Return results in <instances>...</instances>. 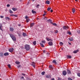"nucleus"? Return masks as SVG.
<instances>
[{"instance_id": "f257e3e1", "label": "nucleus", "mask_w": 80, "mask_h": 80, "mask_svg": "<svg viewBox=\"0 0 80 80\" xmlns=\"http://www.w3.org/2000/svg\"><path fill=\"white\" fill-rule=\"evenodd\" d=\"M25 48L27 51H28L30 49V46L26 44L25 45Z\"/></svg>"}, {"instance_id": "f03ea898", "label": "nucleus", "mask_w": 80, "mask_h": 80, "mask_svg": "<svg viewBox=\"0 0 80 80\" xmlns=\"http://www.w3.org/2000/svg\"><path fill=\"white\" fill-rule=\"evenodd\" d=\"M10 36L13 41H16V38H15V36H14V35H13L12 34H11L10 35Z\"/></svg>"}, {"instance_id": "7ed1b4c3", "label": "nucleus", "mask_w": 80, "mask_h": 80, "mask_svg": "<svg viewBox=\"0 0 80 80\" xmlns=\"http://www.w3.org/2000/svg\"><path fill=\"white\" fill-rule=\"evenodd\" d=\"M62 28L64 30H67L68 28V26H63Z\"/></svg>"}, {"instance_id": "20e7f679", "label": "nucleus", "mask_w": 80, "mask_h": 80, "mask_svg": "<svg viewBox=\"0 0 80 80\" xmlns=\"http://www.w3.org/2000/svg\"><path fill=\"white\" fill-rule=\"evenodd\" d=\"M48 44L50 46H52L53 45V42L52 41H50L49 42Z\"/></svg>"}, {"instance_id": "39448f33", "label": "nucleus", "mask_w": 80, "mask_h": 80, "mask_svg": "<svg viewBox=\"0 0 80 80\" xmlns=\"http://www.w3.org/2000/svg\"><path fill=\"white\" fill-rule=\"evenodd\" d=\"M62 74L64 76H65L67 75V72H66V71H63L62 72Z\"/></svg>"}, {"instance_id": "423d86ee", "label": "nucleus", "mask_w": 80, "mask_h": 80, "mask_svg": "<svg viewBox=\"0 0 80 80\" xmlns=\"http://www.w3.org/2000/svg\"><path fill=\"white\" fill-rule=\"evenodd\" d=\"M48 22V23H50H50H51V24H52V21L50 19H48L47 20Z\"/></svg>"}, {"instance_id": "0eeeda50", "label": "nucleus", "mask_w": 80, "mask_h": 80, "mask_svg": "<svg viewBox=\"0 0 80 80\" xmlns=\"http://www.w3.org/2000/svg\"><path fill=\"white\" fill-rule=\"evenodd\" d=\"M9 51L10 52H13V48H11L9 49Z\"/></svg>"}, {"instance_id": "6e6552de", "label": "nucleus", "mask_w": 80, "mask_h": 80, "mask_svg": "<svg viewBox=\"0 0 80 80\" xmlns=\"http://www.w3.org/2000/svg\"><path fill=\"white\" fill-rule=\"evenodd\" d=\"M31 65L33 66V67L35 68V63L34 62H32L31 63Z\"/></svg>"}, {"instance_id": "1a4fd4ad", "label": "nucleus", "mask_w": 80, "mask_h": 80, "mask_svg": "<svg viewBox=\"0 0 80 80\" xmlns=\"http://www.w3.org/2000/svg\"><path fill=\"white\" fill-rule=\"evenodd\" d=\"M10 30L11 32H13L14 31V29L13 28H10Z\"/></svg>"}, {"instance_id": "9d476101", "label": "nucleus", "mask_w": 80, "mask_h": 80, "mask_svg": "<svg viewBox=\"0 0 80 80\" xmlns=\"http://www.w3.org/2000/svg\"><path fill=\"white\" fill-rule=\"evenodd\" d=\"M35 24V23H32L30 24V27H32Z\"/></svg>"}, {"instance_id": "9b49d317", "label": "nucleus", "mask_w": 80, "mask_h": 80, "mask_svg": "<svg viewBox=\"0 0 80 80\" xmlns=\"http://www.w3.org/2000/svg\"><path fill=\"white\" fill-rule=\"evenodd\" d=\"M67 73H68V74H71V72L70 71V70L68 69H67Z\"/></svg>"}, {"instance_id": "f8f14e48", "label": "nucleus", "mask_w": 80, "mask_h": 80, "mask_svg": "<svg viewBox=\"0 0 80 80\" xmlns=\"http://www.w3.org/2000/svg\"><path fill=\"white\" fill-rule=\"evenodd\" d=\"M2 24H0V30L3 32V29L2 28Z\"/></svg>"}, {"instance_id": "ddd939ff", "label": "nucleus", "mask_w": 80, "mask_h": 80, "mask_svg": "<svg viewBox=\"0 0 80 80\" xmlns=\"http://www.w3.org/2000/svg\"><path fill=\"white\" fill-rule=\"evenodd\" d=\"M9 55L8 52H6L4 54V56H8Z\"/></svg>"}, {"instance_id": "4468645a", "label": "nucleus", "mask_w": 80, "mask_h": 80, "mask_svg": "<svg viewBox=\"0 0 80 80\" xmlns=\"http://www.w3.org/2000/svg\"><path fill=\"white\" fill-rule=\"evenodd\" d=\"M79 50H75L73 52V53H77L78 52H79Z\"/></svg>"}, {"instance_id": "2eb2a0df", "label": "nucleus", "mask_w": 80, "mask_h": 80, "mask_svg": "<svg viewBox=\"0 0 80 80\" xmlns=\"http://www.w3.org/2000/svg\"><path fill=\"white\" fill-rule=\"evenodd\" d=\"M12 10H13V11L15 12V11H16L17 10V8H12Z\"/></svg>"}, {"instance_id": "dca6fc26", "label": "nucleus", "mask_w": 80, "mask_h": 80, "mask_svg": "<svg viewBox=\"0 0 80 80\" xmlns=\"http://www.w3.org/2000/svg\"><path fill=\"white\" fill-rule=\"evenodd\" d=\"M46 39H47V41H50V40H51V41H53L52 40H51V39H50V38H47Z\"/></svg>"}, {"instance_id": "f3484780", "label": "nucleus", "mask_w": 80, "mask_h": 80, "mask_svg": "<svg viewBox=\"0 0 80 80\" xmlns=\"http://www.w3.org/2000/svg\"><path fill=\"white\" fill-rule=\"evenodd\" d=\"M46 77L47 78H50V75H46Z\"/></svg>"}, {"instance_id": "a211bd4d", "label": "nucleus", "mask_w": 80, "mask_h": 80, "mask_svg": "<svg viewBox=\"0 0 80 80\" xmlns=\"http://www.w3.org/2000/svg\"><path fill=\"white\" fill-rule=\"evenodd\" d=\"M22 36L23 37H25V36H27V34L25 32H23Z\"/></svg>"}, {"instance_id": "6ab92c4d", "label": "nucleus", "mask_w": 80, "mask_h": 80, "mask_svg": "<svg viewBox=\"0 0 80 80\" xmlns=\"http://www.w3.org/2000/svg\"><path fill=\"white\" fill-rule=\"evenodd\" d=\"M72 11L73 13H74L75 12V8H73L72 9Z\"/></svg>"}, {"instance_id": "aec40b11", "label": "nucleus", "mask_w": 80, "mask_h": 80, "mask_svg": "<svg viewBox=\"0 0 80 80\" xmlns=\"http://www.w3.org/2000/svg\"><path fill=\"white\" fill-rule=\"evenodd\" d=\"M52 63H55V64H56V63H57V62H56V60H53L52 62Z\"/></svg>"}, {"instance_id": "412c9836", "label": "nucleus", "mask_w": 80, "mask_h": 80, "mask_svg": "<svg viewBox=\"0 0 80 80\" xmlns=\"http://www.w3.org/2000/svg\"><path fill=\"white\" fill-rule=\"evenodd\" d=\"M5 19H6V20H9L10 19V18L8 17H6L5 18Z\"/></svg>"}, {"instance_id": "4be33fe9", "label": "nucleus", "mask_w": 80, "mask_h": 80, "mask_svg": "<svg viewBox=\"0 0 80 80\" xmlns=\"http://www.w3.org/2000/svg\"><path fill=\"white\" fill-rule=\"evenodd\" d=\"M67 58H72V56L70 55H67Z\"/></svg>"}, {"instance_id": "5701e85b", "label": "nucleus", "mask_w": 80, "mask_h": 80, "mask_svg": "<svg viewBox=\"0 0 80 80\" xmlns=\"http://www.w3.org/2000/svg\"><path fill=\"white\" fill-rule=\"evenodd\" d=\"M69 40H70V41H73V38H69Z\"/></svg>"}, {"instance_id": "b1692460", "label": "nucleus", "mask_w": 80, "mask_h": 80, "mask_svg": "<svg viewBox=\"0 0 80 80\" xmlns=\"http://www.w3.org/2000/svg\"><path fill=\"white\" fill-rule=\"evenodd\" d=\"M32 13H34L35 14V13H37V12H36L34 11V10H32Z\"/></svg>"}, {"instance_id": "393cba45", "label": "nucleus", "mask_w": 80, "mask_h": 80, "mask_svg": "<svg viewBox=\"0 0 80 80\" xmlns=\"http://www.w3.org/2000/svg\"><path fill=\"white\" fill-rule=\"evenodd\" d=\"M46 3L47 4H50V1H46Z\"/></svg>"}, {"instance_id": "a878e982", "label": "nucleus", "mask_w": 80, "mask_h": 80, "mask_svg": "<svg viewBox=\"0 0 80 80\" xmlns=\"http://www.w3.org/2000/svg\"><path fill=\"white\" fill-rule=\"evenodd\" d=\"M26 21H27V22L28 23L29 21H30V19L29 18H28L27 19H26Z\"/></svg>"}, {"instance_id": "bb28decb", "label": "nucleus", "mask_w": 80, "mask_h": 80, "mask_svg": "<svg viewBox=\"0 0 80 80\" xmlns=\"http://www.w3.org/2000/svg\"><path fill=\"white\" fill-rule=\"evenodd\" d=\"M45 73V72H43L41 73V74L42 75H44Z\"/></svg>"}, {"instance_id": "cd10ccee", "label": "nucleus", "mask_w": 80, "mask_h": 80, "mask_svg": "<svg viewBox=\"0 0 80 80\" xmlns=\"http://www.w3.org/2000/svg\"><path fill=\"white\" fill-rule=\"evenodd\" d=\"M33 43L34 45H36V41H34L33 42Z\"/></svg>"}, {"instance_id": "c85d7f7f", "label": "nucleus", "mask_w": 80, "mask_h": 80, "mask_svg": "<svg viewBox=\"0 0 80 80\" xmlns=\"http://www.w3.org/2000/svg\"><path fill=\"white\" fill-rule=\"evenodd\" d=\"M52 25H55V26H57V24H56V23H52Z\"/></svg>"}, {"instance_id": "c756f323", "label": "nucleus", "mask_w": 80, "mask_h": 80, "mask_svg": "<svg viewBox=\"0 0 80 80\" xmlns=\"http://www.w3.org/2000/svg\"><path fill=\"white\" fill-rule=\"evenodd\" d=\"M51 10V8H48L47 9L48 11H50Z\"/></svg>"}, {"instance_id": "7c9ffc66", "label": "nucleus", "mask_w": 80, "mask_h": 80, "mask_svg": "<svg viewBox=\"0 0 80 80\" xmlns=\"http://www.w3.org/2000/svg\"><path fill=\"white\" fill-rule=\"evenodd\" d=\"M9 12L10 13H13L11 10H9Z\"/></svg>"}, {"instance_id": "2f4dec72", "label": "nucleus", "mask_w": 80, "mask_h": 80, "mask_svg": "<svg viewBox=\"0 0 80 80\" xmlns=\"http://www.w3.org/2000/svg\"><path fill=\"white\" fill-rule=\"evenodd\" d=\"M40 44L42 46V47H44V45H43V43H40Z\"/></svg>"}, {"instance_id": "473e14b6", "label": "nucleus", "mask_w": 80, "mask_h": 80, "mask_svg": "<svg viewBox=\"0 0 80 80\" xmlns=\"http://www.w3.org/2000/svg\"><path fill=\"white\" fill-rule=\"evenodd\" d=\"M77 32L78 33H80V30H77Z\"/></svg>"}, {"instance_id": "72a5a7b5", "label": "nucleus", "mask_w": 80, "mask_h": 80, "mask_svg": "<svg viewBox=\"0 0 80 80\" xmlns=\"http://www.w3.org/2000/svg\"><path fill=\"white\" fill-rule=\"evenodd\" d=\"M3 55V54L2 53H0V57H2Z\"/></svg>"}, {"instance_id": "f704fd0d", "label": "nucleus", "mask_w": 80, "mask_h": 80, "mask_svg": "<svg viewBox=\"0 0 80 80\" xmlns=\"http://www.w3.org/2000/svg\"><path fill=\"white\" fill-rule=\"evenodd\" d=\"M16 64H17L18 65L20 64V62H16Z\"/></svg>"}, {"instance_id": "c9c22d12", "label": "nucleus", "mask_w": 80, "mask_h": 80, "mask_svg": "<svg viewBox=\"0 0 80 80\" xmlns=\"http://www.w3.org/2000/svg\"><path fill=\"white\" fill-rule=\"evenodd\" d=\"M59 43L60 45H63V43L62 42H60Z\"/></svg>"}, {"instance_id": "e433bc0d", "label": "nucleus", "mask_w": 80, "mask_h": 80, "mask_svg": "<svg viewBox=\"0 0 80 80\" xmlns=\"http://www.w3.org/2000/svg\"><path fill=\"white\" fill-rule=\"evenodd\" d=\"M46 14H47V12H44V14L43 15V16H45L46 15Z\"/></svg>"}, {"instance_id": "4c0bfd02", "label": "nucleus", "mask_w": 80, "mask_h": 80, "mask_svg": "<svg viewBox=\"0 0 80 80\" xmlns=\"http://www.w3.org/2000/svg\"><path fill=\"white\" fill-rule=\"evenodd\" d=\"M77 75L78 77H80V73H77Z\"/></svg>"}, {"instance_id": "58836bf2", "label": "nucleus", "mask_w": 80, "mask_h": 80, "mask_svg": "<svg viewBox=\"0 0 80 80\" xmlns=\"http://www.w3.org/2000/svg\"><path fill=\"white\" fill-rule=\"evenodd\" d=\"M68 33L69 35H72V33H71V32H70V31L68 32Z\"/></svg>"}, {"instance_id": "ea45409f", "label": "nucleus", "mask_w": 80, "mask_h": 80, "mask_svg": "<svg viewBox=\"0 0 80 80\" xmlns=\"http://www.w3.org/2000/svg\"><path fill=\"white\" fill-rule=\"evenodd\" d=\"M8 67H9V68H11V66L10 64H8Z\"/></svg>"}, {"instance_id": "a19ab883", "label": "nucleus", "mask_w": 80, "mask_h": 80, "mask_svg": "<svg viewBox=\"0 0 80 80\" xmlns=\"http://www.w3.org/2000/svg\"><path fill=\"white\" fill-rule=\"evenodd\" d=\"M25 19H28V17L27 16H26L25 17Z\"/></svg>"}, {"instance_id": "79ce46f5", "label": "nucleus", "mask_w": 80, "mask_h": 80, "mask_svg": "<svg viewBox=\"0 0 80 80\" xmlns=\"http://www.w3.org/2000/svg\"><path fill=\"white\" fill-rule=\"evenodd\" d=\"M68 80H73V79H72L70 78H68Z\"/></svg>"}, {"instance_id": "37998d69", "label": "nucleus", "mask_w": 80, "mask_h": 80, "mask_svg": "<svg viewBox=\"0 0 80 80\" xmlns=\"http://www.w3.org/2000/svg\"><path fill=\"white\" fill-rule=\"evenodd\" d=\"M10 4H8L7 5V7H10Z\"/></svg>"}, {"instance_id": "c03bdc74", "label": "nucleus", "mask_w": 80, "mask_h": 80, "mask_svg": "<svg viewBox=\"0 0 80 80\" xmlns=\"http://www.w3.org/2000/svg\"><path fill=\"white\" fill-rule=\"evenodd\" d=\"M21 79H24V77L22 76L21 78Z\"/></svg>"}, {"instance_id": "a18cd8bd", "label": "nucleus", "mask_w": 80, "mask_h": 80, "mask_svg": "<svg viewBox=\"0 0 80 80\" xmlns=\"http://www.w3.org/2000/svg\"><path fill=\"white\" fill-rule=\"evenodd\" d=\"M27 80H31V79H30V78H27Z\"/></svg>"}, {"instance_id": "49530a36", "label": "nucleus", "mask_w": 80, "mask_h": 80, "mask_svg": "<svg viewBox=\"0 0 80 80\" xmlns=\"http://www.w3.org/2000/svg\"><path fill=\"white\" fill-rule=\"evenodd\" d=\"M49 67L50 68H52V65L50 66Z\"/></svg>"}, {"instance_id": "de8ad7c7", "label": "nucleus", "mask_w": 80, "mask_h": 80, "mask_svg": "<svg viewBox=\"0 0 80 80\" xmlns=\"http://www.w3.org/2000/svg\"><path fill=\"white\" fill-rule=\"evenodd\" d=\"M22 75L23 76H25V74H24V73H22Z\"/></svg>"}, {"instance_id": "09e8293b", "label": "nucleus", "mask_w": 80, "mask_h": 80, "mask_svg": "<svg viewBox=\"0 0 80 80\" xmlns=\"http://www.w3.org/2000/svg\"><path fill=\"white\" fill-rule=\"evenodd\" d=\"M42 43H45V42L44 41H42Z\"/></svg>"}, {"instance_id": "8fccbe9b", "label": "nucleus", "mask_w": 80, "mask_h": 80, "mask_svg": "<svg viewBox=\"0 0 80 80\" xmlns=\"http://www.w3.org/2000/svg\"><path fill=\"white\" fill-rule=\"evenodd\" d=\"M3 17H3V16H0V18H3Z\"/></svg>"}, {"instance_id": "3c124183", "label": "nucleus", "mask_w": 80, "mask_h": 80, "mask_svg": "<svg viewBox=\"0 0 80 80\" xmlns=\"http://www.w3.org/2000/svg\"><path fill=\"white\" fill-rule=\"evenodd\" d=\"M14 16L15 17H18L17 15H14Z\"/></svg>"}, {"instance_id": "603ef678", "label": "nucleus", "mask_w": 80, "mask_h": 80, "mask_svg": "<svg viewBox=\"0 0 80 80\" xmlns=\"http://www.w3.org/2000/svg\"><path fill=\"white\" fill-rule=\"evenodd\" d=\"M55 32V33H58V31L57 30H56Z\"/></svg>"}, {"instance_id": "864d4df0", "label": "nucleus", "mask_w": 80, "mask_h": 80, "mask_svg": "<svg viewBox=\"0 0 80 80\" xmlns=\"http://www.w3.org/2000/svg\"><path fill=\"white\" fill-rule=\"evenodd\" d=\"M18 68H20V65H19V66H17Z\"/></svg>"}, {"instance_id": "5fc2aeb1", "label": "nucleus", "mask_w": 80, "mask_h": 80, "mask_svg": "<svg viewBox=\"0 0 80 80\" xmlns=\"http://www.w3.org/2000/svg\"><path fill=\"white\" fill-rule=\"evenodd\" d=\"M39 4H38L37 5V8H38V7H39Z\"/></svg>"}, {"instance_id": "6e6d98bb", "label": "nucleus", "mask_w": 80, "mask_h": 80, "mask_svg": "<svg viewBox=\"0 0 80 80\" xmlns=\"http://www.w3.org/2000/svg\"><path fill=\"white\" fill-rule=\"evenodd\" d=\"M44 19L45 20H47V18H46V17H45L44 18Z\"/></svg>"}, {"instance_id": "4d7b16f0", "label": "nucleus", "mask_w": 80, "mask_h": 80, "mask_svg": "<svg viewBox=\"0 0 80 80\" xmlns=\"http://www.w3.org/2000/svg\"><path fill=\"white\" fill-rule=\"evenodd\" d=\"M10 15V16H14V15L12 14H11Z\"/></svg>"}, {"instance_id": "13d9d810", "label": "nucleus", "mask_w": 80, "mask_h": 80, "mask_svg": "<svg viewBox=\"0 0 80 80\" xmlns=\"http://www.w3.org/2000/svg\"><path fill=\"white\" fill-rule=\"evenodd\" d=\"M58 80H62V79H61V78H58Z\"/></svg>"}, {"instance_id": "bf43d9fd", "label": "nucleus", "mask_w": 80, "mask_h": 80, "mask_svg": "<svg viewBox=\"0 0 80 80\" xmlns=\"http://www.w3.org/2000/svg\"><path fill=\"white\" fill-rule=\"evenodd\" d=\"M51 12H53V10H51L50 11Z\"/></svg>"}, {"instance_id": "052dcab7", "label": "nucleus", "mask_w": 80, "mask_h": 80, "mask_svg": "<svg viewBox=\"0 0 80 80\" xmlns=\"http://www.w3.org/2000/svg\"><path fill=\"white\" fill-rule=\"evenodd\" d=\"M47 55L49 56V53H47Z\"/></svg>"}, {"instance_id": "680f3d73", "label": "nucleus", "mask_w": 80, "mask_h": 80, "mask_svg": "<svg viewBox=\"0 0 80 80\" xmlns=\"http://www.w3.org/2000/svg\"><path fill=\"white\" fill-rule=\"evenodd\" d=\"M20 80H25V79H20Z\"/></svg>"}, {"instance_id": "e2e57ef3", "label": "nucleus", "mask_w": 80, "mask_h": 80, "mask_svg": "<svg viewBox=\"0 0 80 80\" xmlns=\"http://www.w3.org/2000/svg\"><path fill=\"white\" fill-rule=\"evenodd\" d=\"M43 53H45V50L43 51Z\"/></svg>"}, {"instance_id": "0e129e2a", "label": "nucleus", "mask_w": 80, "mask_h": 80, "mask_svg": "<svg viewBox=\"0 0 80 80\" xmlns=\"http://www.w3.org/2000/svg\"><path fill=\"white\" fill-rule=\"evenodd\" d=\"M32 2H34L35 1V0H31Z\"/></svg>"}, {"instance_id": "69168bd1", "label": "nucleus", "mask_w": 80, "mask_h": 80, "mask_svg": "<svg viewBox=\"0 0 80 80\" xmlns=\"http://www.w3.org/2000/svg\"><path fill=\"white\" fill-rule=\"evenodd\" d=\"M75 1H76V2H77L78 1V0H75Z\"/></svg>"}, {"instance_id": "338daca9", "label": "nucleus", "mask_w": 80, "mask_h": 80, "mask_svg": "<svg viewBox=\"0 0 80 80\" xmlns=\"http://www.w3.org/2000/svg\"><path fill=\"white\" fill-rule=\"evenodd\" d=\"M69 45H71V43H69Z\"/></svg>"}, {"instance_id": "774afa93", "label": "nucleus", "mask_w": 80, "mask_h": 80, "mask_svg": "<svg viewBox=\"0 0 80 80\" xmlns=\"http://www.w3.org/2000/svg\"><path fill=\"white\" fill-rule=\"evenodd\" d=\"M29 3V2H28V3H27V5H28V4Z\"/></svg>"}]
</instances>
